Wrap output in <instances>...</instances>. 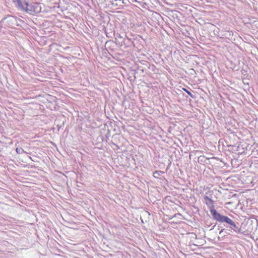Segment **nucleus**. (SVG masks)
<instances>
[{
  "instance_id": "0eeeda50",
  "label": "nucleus",
  "mask_w": 258,
  "mask_h": 258,
  "mask_svg": "<svg viewBox=\"0 0 258 258\" xmlns=\"http://www.w3.org/2000/svg\"><path fill=\"white\" fill-rule=\"evenodd\" d=\"M16 151L18 154H21V152H24V149H23L22 148H17Z\"/></svg>"
},
{
  "instance_id": "f257e3e1",
  "label": "nucleus",
  "mask_w": 258,
  "mask_h": 258,
  "mask_svg": "<svg viewBox=\"0 0 258 258\" xmlns=\"http://www.w3.org/2000/svg\"><path fill=\"white\" fill-rule=\"evenodd\" d=\"M211 214L213 218L217 221L220 223H226L233 227H236V225L232 219L228 216L222 215L218 213L215 209L212 208L211 210Z\"/></svg>"
},
{
  "instance_id": "423d86ee",
  "label": "nucleus",
  "mask_w": 258,
  "mask_h": 258,
  "mask_svg": "<svg viewBox=\"0 0 258 258\" xmlns=\"http://www.w3.org/2000/svg\"><path fill=\"white\" fill-rule=\"evenodd\" d=\"M183 90H184L191 97H192V98L194 97L193 95L189 91H188L186 88H183Z\"/></svg>"
},
{
  "instance_id": "f03ea898",
  "label": "nucleus",
  "mask_w": 258,
  "mask_h": 258,
  "mask_svg": "<svg viewBox=\"0 0 258 258\" xmlns=\"http://www.w3.org/2000/svg\"><path fill=\"white\" fill-rule=\"evenodd\" d=\"M42 11V7L40 3H33L31 4L26 3V8L25 11L27 13L31 15H36Z\"/></svg>"
},
{
  "instance_id": "20e7f679",
  "label": "nucleus",
  "mask_w": 258,
  "mask_h": 258,
  "mask_svg": "<svg viewBox=\"0 0 258 258\" xmlns=\"http://www.w3.org/2000/svg\"><path fill=\"white\" fill-rule=\"evenodd\" d=\"M15 3L16 5V6L22 11H25L26 8L24 6L22 1L21 0H16L15 1Z\"/></svg>"
},
{
  "instance_id": "39448f33",
  "label": "nucleus",
  "mask_w": 258,
  "mask_h": 258,
  "mask_svg": "<svg viewBox=\"0 0 258 258\" xmlns=\"http://www.w3.org/2000/svg\"><path fill=\"white\" fill-rule=\"evenodd\" d=\"M160 173H164L163 171L161 170H156L155 172L153 173V177L154 178H158L159 176H160Z\"/></svg>"
},
{
  "instance_id": "7ed1b4c3",
  "label": "nucleus",
  "mask_w": 258,
  "mask_h": 258,
  "mask_svg": "<svg viewBox=\"0 0 258 258\" xmlns=\"http://www.w3.org/2000/svg\"><path fill=\"white\" fill-rule=\"evenodd\" d=\"M204 199L206 201V204L209 208H210V211L211 212V210L212 208L214 209V201L211 199H210L209 197H207V196H206Z\"/></svg>"
}]
</instances>
